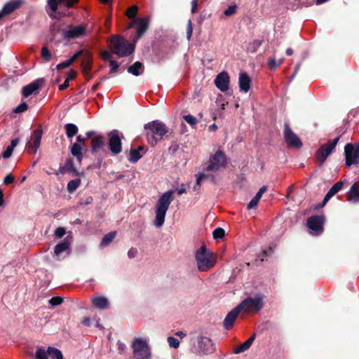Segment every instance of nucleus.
Returning a JSON list of instances; mask_svg holds the SVG:
<instances>
[{
    "instance_id": "nucleus-1",
    "label": "nucleus",
    "mask_w": 359,
    "mask_h": 359,
    "mask_svg": "<svg viewBox=\"0 0 359 359\" xmlns=\"http://www.w3.org/2000/svg\"><path fill=\"white\" fill-rule=\"evenodd\" d=\"M144 129L147 142L151 147L156 146L168 133V128L166 125L158 120L144 124Z\"/></svg>"
},
{
    "instance_id": "nucleus-2",
    "label": "nucleus",
    "mask_w": 359,
    "mask_h": 359,
    "mask_svg": "<svg viewBox=\"0 0 359 359\" xmlns=\"http://www.w3.org/2000/svg\"><path fill=\"white\" fill-rule=\"evenodd\" d=\"M135 44L128 42L121 35L114 34L109 39V48L112 53L119 57H126L134 53Z\"/></svg>"
},
{
    "instance_id": "nucleus-3",
    "label": "nucleus",
    "mask_w": 359,
    "mask_h": 359,
    "mask_svg": "<svg viewBox=\"0 0 359 359\" xmlns=\"http://www.w3.org/2000/svg\"><path fill=\"white\" fill-rule=\"evenodd\" d=\"M197 268L200 271H207L217 262V255L208 250L205 245L197 250L195 255Z\"/></svg>"
},
{
    "instance_id": "nucleus-4",
    "label": "nucleus",
    "mask_w": 359,
    "mask_h": 359,
    "mask_svg": "<svg viewBox=\"0 0 359 359\" xmlns=\"http://www.w3.org/2000/svg\"><path fill=\"white\" fill-rule=\"evenodd\" d=\"M174 194L172 190L165 192L160 196L156 207V218L154 224L157 227L161 226L164 222L166 212L172 201V196Z\"/></svg>"
},
{
    "instance_id": "nucleus-5",
    "label": "nucleus",
    "mask_w": 359,
    "mask_h": 359,
    "mask_svg": "<svg viewBox=\"0 0 359 359\" xmlns=\"http://www.w3.org/2000/svg\"><path fill=\"white\" fill-rule=\"evenodd\" d=\"M341 135H339L332 140H329L327 143L322 144L314 154V161L319 168H321L326 161L327 157L334 151V149L340 140Z\"/></svg>"
},
{
    "instance_id": "nucleus-6",
    "label": "nucleus",
    "mask_w": 359,
    "mask_h": 359,
    "mask_svg": "<svg viewBox=\"0 0 359 359\" xmlns=\"http://www.w3.org/2000/svg\"><path fill=\"white\" fill-rule=\"evenodd\" d=\"M192 349L194 353L205 355L212 353L215 348L210 338L199 334L196 338V343Z\"/></svg>"
},
{
    "instance_id": "nucleus-7",
    "label": "nucleus",
    "mask_w": 359,
    "mask_h": 359,
    "mask_svg": "<svg viewBox=\"0 0 359 359\" xmlns=\"http://www.w3.org/2000/svg\"><path fill=\"white\" fill-rule=\"evenodd\" d=\"M134 359H151V351L147 341L141 338H135L132 343Z\"/></svg>"
},
{
    "instance_id": "nucleus-8",
    "label": "nucleus",
    "mask_w": 359,
    "mask_h": 359,
    "mask_svg": "<svg viewBox=\"0 0 359 359\" xmlns=\"http://www.w3.org/2000/svg\"><path fill=\"white\" fill-rule=\"evenodd\" d=\"M226 164L227 158L224 152L222 150H217L210 157L205 170L216 172L221 168H226Z\"/></svg>"
},
{
    "instance_id": "nucleus-9",
    "label": "nucleus",
    "mask_w": 359,
    "mask_h": 359,
    "mask_svg": "<svg viewBox=\"0 0 359 359\" xmlns=\"http://www.w3.org/2000/svg\"><path fill=\"white\" fill-rule=\"evenodd\" d=\"M344 156L346 167L359 165V142L346 144L344 147Z\"/></svg>"
},
{
    "instance_id": "nucleus-10",
    "label": "nucleus",
    "mask_w": 359,
    "mask_h": 359,
    "mask_svg": "<svg viewBox=\"0 0 359 359\" xmlns=\"http://www.w3.org/2000/svg\"><path fill=\"white\" fill-rule=\"evenodd\" d=\"M136 25L137 34L133 39V42L136 43L137 41L145 34L149 29V19L147 18H137L133 20L127 27V29H131Z\"/></svg>"
},
{
    "instance_id": "nucleus-11",
    "label": "nucleus",
    "mask_w": 359,
    "mask_h": 359,
    "mask_svg": "<svg viewBox=\"0 0 359 359\" xmlns=\"http://www.w3.org/2000/svg\"><path fill=\"white\" fill-rule=\"evenodd\" d=\"M283 137L290 148L300 149L303 144L299 137L292 130L287 122H285Z\"/></svg>"
},
{
    "instance_id": "nucleus-12",
    "label": "nucleus",
    "mask_w": 359,
    "mask_h": 359,
    "mask_svg": "<svg viewBox=\"0 0 359 359\" xmlns=\"http://www.w3.org/2000/svg\"><path fill=\"white\" fill-rule=\"evenodd\" d=\"M109 138V149L114 155L119 154L122 151V142L120 132L118 130H113L107 134Z\"/></svg>"
},
{
    "instance_id": "nucleus-13",
    "label": "nucleus",
    "mask_w": 359,
    "mask_h": 359,
    "mask_svg": "<svg viewBox=\"0 0 359 359\" xmlns=\"http://www.w3.org/2000/svg\"><path fill=\"white\" fill-rule=\"evenodd\" d=\"M263 304V297L257 296L255 298H247L238 305L241 310H244L245 311H250L253 310L257 312L262 309Z\"/></svg>"
},
{
    "instance_id": "nucleus-14",
    "label": "nucleus",
    "mask_w": 359,
    "mask_h": 359,
    "mask_svg": "<svg viewBox=\"0 0 359 359\" xmlns=\"http://www.w3.org/2000/svg\"><path fill=\"white\" fill-rule=\"evenodd\" d=\"M42 134L43 130L41 127L33 131L31 135V141L27 144V149L29 154H36L41 144Z\"/></svg>"
},
{
    "instance_id": "nucleus-15",
    "label": "nucleus",
    "mask_w": 359,
    "mask_h": 359,
    "mask_svg": "<svg viewBox=\"0 0 359 359\" xmlns=\"http://www.w3.org/2000/svg\"><path fill=\"white\" fill-rule=\"evenodd\" d=\"M325 217L323 215H314L308 218L307 226L314 231L315 234L319 235L323 231Z\"/></svg>"
},
{
    "instance_id": "nucleus-16",
    "label": "nucleus",
    "mask_w": 359,
    "mask_h": 359,
    "mask_svg": "<svg viewBox=\"0 0 359 359\" xmlns=\"http://www.w3.org/2000/svg\"><path fill=\"white\" fill-rule=\"evenodd\" d=\"M24 4V0H11L4 4L3 8L0 11V20L4 16L8 15Z\"/></svg>"
},
{
    "instance_id": "nucleus-17",
    "label": "nucleus",
    "mask_w": 359,
    "mask_h": 359,
    "mask_svg": "<svg viewBox=\"0 0 359 359\" xmlns=\"http://www.w3.org/2000/svg\"><path fill=\"white\" fill-rule=\"evenodd\" d=\"M45 81L43 79H38L34 80L29 84L24 86L22 90V94L24 97H27L33 93H36L43 86Z\"/></svg>"
},
{
    "instance_id": "nucleus-18",
    "label": "nucleus",
    "mask_w": 359,
    "mask_h": 359,
    "mask_svg": "<svg viewBox=\"0 0 359 359\" xmlns=\"http://www.w3.org/2000/svg\"><path fill=\"white\" fill-rule=\"evenodd\" d=\"M216 87L222 92H225L229 89L230 77L226 72L219 73L215 79Z\"/></svg>"
},
{
    "instance_id": "nucleus-19",
    "label": "nucleus",
    "mask_w": 359,
    "mask_h": 359,
    "mask_svg": "<svg viewBox=\"0 0 359 359\" xmlns=\"http://www.w3.org/2000/svg\"><path fill=\"white\" fill-rule=\"evenodd\" d=\"M241 311L239 305H238L227 313L223 321L224 329L229 330L233 325L236 319Z\"/></svg>"
},
{
    "instance_id": "nucleus-20",
    "label": "nucleus",
    "mask_w": 359,
    "mask_h": 359,
    "mask_svg": "<svg viewBox=\"0 0 359 359\" xmlns=\"http://www.w3.org/2000/svg\"><path fill=\"white\" fill-rule=\"evenodd\" d=\"M86 27L83 25L76 27H70L69 30L63 31V37L65 39H76L84 35Z\"/></svg>"
},
{
    "instance_id": "nucleus-21",
    "label": "nucleus",
    "mask_w": 359,
    "mask_h": 359,
    "mask_svg": "<svg viewBox=\"0 0 359 359\" xmlns=\"http://www.w3.org/2000/svg\"><path fill=\"white\" fill-rule=\"evenodd\" d=\"M93 65V56L92 54L86 50L82 56L81 60V68L83 74H87L90 72Z\"/></svg>"
},
{
    "instance_id": "nucleus-22",
    "label": "nucleus",
    "mask_w": 359,
    "mask_h": 359,
    "mask_svg": "<svg viewBox=\"0 0 359 359\" xmlns=\"http://www.w3.org/2000/svg\"><path fill=\"white\" fill-rule=\"evenodd\" d=\"M251 79L246 72H241L239 74L238 84L240 90L247 93L250 88Z\"/></svg>"
},
{
    "instance_id": "nucleus-23",
    "label": "nucleus",
    "mask_w": 359,
    "mask_h": 359,
    "mask_svg": "<svg viewBox=\"0 0 359 359\" xmlns=\"http://www.w3.org/2000/svg\"><path fill=\"white\" fill-rule=\"evenodd\" d=\"M54 252L58 257H60L63 252H66L67 255H69L70 243L67 238L55 245Z\"/></svg>"
},
{
    "instance_id": "nucleus-24",
    "label": "nucleus",
    "mask_w": 359,
    "mask_h": 359,
    "mask_svg": "<svg viewBox=\"0 0 359 359\" xmlns=\"http://www.w3.org/2000/svg\"><path fill=\"white\" fill-rule=\"evenodd\" d=\"M91 302L95 308L100 310L107 309L109 305L107 298L102 296H93Z\"/></svg>"
},
{
    "instance_id": "nucleus-25",
    "label": "nucleus",
    "mask_w": 359,
    "mask_h": 359,
    "mask_svg": "<svg viewBox=\"0 0 359 359\" xmlns=\"http://www.w3.org/2000/svg\"><path fill=\"white\" fill-rule=\"evenodd\" d=\"M60 170L62 174L65 172H72L75 176L80 175V172L74 167L73 160L71 158L66 160L64 166L61 167Z\"/></svg>"
},
{
    "instance_id": "nucleus-26",
    "label": "nucleus",
    "mask_w": 359,
    "mask_h": 359,
    "mask_svg": "<svg viewBox=\"0 0 359 359\" xmlns=\"http://www.w3.org/2000/svg\"><path fill=\"white\" fill-rule=\"evenodd\" d=\"M105 138L102 135L97 136L91 140V152H98L104 145Z\"/></svg>"
},
{
    "instance_id": "nucleus-27",
    "label": "nucleus",
    "mask_w": 359,
    "mask_h": 359,
    "mask_svg": "<svg viewBox=\"0 0 359 359\" xmlns=\"http://www.w3.org/2000/svg\"><path fill=\"white\" fill-rule=\"evenodd\" d=\"M255 338L256 334L253 333L248 339H247L245 342L240 344L234 349L233 353L239 354L249 349L250 347L252 346L253 341H255Z\"/></svg>"
},
{
    "instance_id": "nucleus-28",
    "label": "nucleus",
    "mask_w": 359,
    "mask_h": 359,
    "mask_svg": "<svg viewBox=\"0 0 359 359\" xmlns=\"http://www.w3.org/2000/svg\"><path fill=\"white\" fill-rule=\"evenodd\" d=\"M359 185L354 183L347 194V200L349 201H359Z\"/></svg>"
},
{
    "instance_id": "nucleus-29",
    "label": "nucleus",
    "mask_w": 359,
    "mask_h": 359,
    "mask_svg": "<svg viewBox=\"0 0 359 359\" xmlns=\"http://www.w3.org/2000/svg\"><path fill=\"white\" fill-rule=\"evenodd\" d=\"M144 71V65L142 62L137 61L128 68V72L133 75L140 76Z\"/></svg>"
},
{
    "instance_id": "nucleus-30",
    "label": "nucleus",
    "mask_w": 359,
    "mask_h": 359,
    "mask_svg": "<svg viewBox=\"0 0 359 359\" xmlns=\"http://www.w3.org/2000/svg\"><path fill=\"white\" fill-rule=\"evenodd\" d=\"M71 154L76 157L79 163H81L83 159L82 146L79 143H74L71 147Z\"/></svg>"
},
{
    "instance_id": "nucleus-31",
    "label": "nucleus",
    "mask_w": 359,
    "mask_h": 359,
    "mask_svg": "<svg viewBox=\"0 0 359 359\" xmlns=\"http://www.w3.org/2000/svg\"><path fill=\"white\" fill-rule=\"evenodd\" d=\"M205 177H210L211 178V182L213 183V184H216V177H215V176L214 175H212V174L201 173V174L197 175L196 184L194 186V189L195 191L199 189V188L201 187V184L202 181L204 180Z\"/></svg>"
},
{
    "instance_id": "nucleus-32",
    "label": "nucleus",
    "mask_w": 359,
    "mask_h": 359,
    "mask_svg": "<svg viewBox=\"0 0 359 359\" xmlns=\"http://www.w3.org/2000/svg\"><path fill=\"white\" fill-rule=\"evenodd\" d=\"M344 183L342 181L337 182L329 189L325 196L330 199L342 189Z\"/></svg>"
},
{
    "instance_id": "nucleus-33",
    "label": "nucleus",
    "mask_w": 359,
    "mask_h": 359,
    "mask_svg": "<svg viewBox=\"0 0 359 359\" xmlns=\"http://www.w3.org/2000/svg\"><path fill=\"white\" fill-rule=\"evenodd\" d=\"M48 357H50V359H63V355L62 351L57 348L48 346Z\"/></svg>"
},
{
    "instance_id": "nucleus-34",
    "label": "nucleus",
    "mask_w": 359,
    "mask_h": 359,
    "mask_svg": "<svg viewBox=\"0 0 359 359\" xmlns=\"http://www.w3.org/2000/svg\"><path fill=\"white\" fill-rule=\"evenodd\" d=\"M65 129L68 138L73 137L79 131L78 127L74 123L65 124Z\"/></svg>"
},
{
    "instance_id": "nucleus-35",
    "label": "nucleus",
    "mask_w": 359,
    "mask_h": 359,
    "mask_svg": "<svg viewBox=\"0 0 359 359\" xmlns=\"http://www.w3.org/2000/svg\"><path fill=\"white\" fill-rule=\"evenodd\" d=\"M263 43L262 39H255L253 41L250 42L247 47V50L249 53H254L257 49L262 46Z\"/></svg>"
},
{
    "instance_id": "nucleus-36",
    "label": "nucleus",
    "mask_w": 359,
    "mask_h": 359,
    "mask_svg": "<svg viewBox=\"0 0 359 359\" xmlns=\"http://www.w3.org/2000/svg\"><path fill=\"white\" fill-rule=\"evenodd\" d=\"M116 235V231H111V232L107 233L106 235H104V237L102 238L101 243H100L101 246L102 247L107 246L114 239Z\"/></svg>"
},
{
    "instance_id": "nucleus-37",
    "label": "nucleus",
    "mask_w": 359,
    "mask_h": 359,
    "mask_svg": "<svg viewBox=\"0 0 359 359\" xmlns=\"http://www.w3.org/2000/svg\"><path fill=\"white\" fill-rule=\"evenodd\" d=\"M35 359H48V348L38 347L35 353Z\"/></svg>"
},
{
    "instance_id": "nucleus-38",
    "label": "nucleus",
    "mask_w": 359,
    "mask_h": 359,
    "mask_svg": "<svg viewBox=\"0 0 359 359\" xmlns=\"http://www.w3.org/2000/svg\"><path fill=\"white\" fill-rule=\"evenodd\" d=\"M81 184V180L79 178L70 180L67 186V191L69 193L74 192Z\"/></svg>"
},
{
    "instance_id": "nucleus-39",
    "label": "nucleus",
    "mask_w": 359,
    "mask_h": 359,
    "mask_svg": "<svg viewBox=\"0 0 359 359\" xmlns=\"http://www.w3.org/2000/svg\"><path fill=\"white\" fill-rule=\"evenodd\" d=\"M142 155L139 153L138 151L131 149L130 151V156L128 159L131 163H136L142 158Z\"/></svg>"
},
{
    "instance_id": "nucleus-40",
    "label": "nucleus",
    "mask_w": 359,
    "mask_h": 359,
    "mask_svg": "<svg viewBox=\"0 0 359 359\" xmlns=\"http://www.w3.org/2000/svg\"><path fill=\"white\" fill-rule=\"evenodd\" d=\"M137 12L138 7L135 5H133L127 9L126 15L128 18L134 20L135 18H136L135 16L137 15Z\"/></svg>"
},
{
    "instance_id": "nucleus-41",
    "label": "nucleus",
    "mask_w": 359,
    "mask_h": 359,
    "mask_svg": "<svg viewBox=\"0 0 359 359\" xmlns=\"http://www.w3.org/2000/svg\"><path fill=\"white\" fill-rule=\"evenodd\" d=\"M41 57L46 61L49 62L52 58V54L50 52L47 46H43L41 52Z\"/></svg>"
},
{
    "instance_id": "nucleus-42",
    "label": "nucleus",
    "mask_w": 359,
    "mask_h": 359,
    "mask_svg": "<svg viewBox=\"0 0 359 359\" xmlns=\"http://www.w3.org/2000/svg\"><path fill=\"white\" fill-rule=\"evenodd\" d=\"M273 252V248L271 247H269L267 249L262 250V252L259 255V258L262 262L266 260V258L272 255Z\"/></svg>"
},
{
    "instance_id": "nucleus-43",
    "label": "nucleus",
    "mask_w": 359,
    "mask_h": 359,
    "mask_svg": "<svg viewBox=\"0 0 359 359\" xmlns=\"http://www.w3.org/2000/svg\"><path fill=\"white\" fill-rule=\"evenodd\" d=\"M212 236L215 239H221L224 237L225 231L222 228L217 227L213 231Z\"/></svg>"
},
{
    "instance_id": "nucleus-44",
    "label": "nucleus",
    "mask_w": 359,
    "mask_h": 359,
    "mask_svg": "<svg viewBox=\"0 0 359 359\" xmlns=\"http://www.w3.org/2000/svg\"><path fill=\"white\" fill-rule=\"evenodd\" d=\"M168 343L171 348H177L180 346V341L174 337L167 338Z\"/></svg>"
},
{
    "instance_id": "nucleus-45",
    "label": "nucleus",
    "mask_w": 359,
    "mask_h": 359,
    "mask_svg": "<svg viewBox=\"0 0 359 359\" xmlns=\"http://www.w3.org/2000/svg\"><path fill=\"white\" fill-rule=\"evenodd\" d=\"M63 298L59 296L53 297L49 300V304L53 306H58L63 302Z\"/></svg>"
},
{
    "instance_id": "nucleus-46",
    "label": "nucleus",
    "mask_w": 359,
    "mask_h": 359,
    "mask_svg": "<svg viewBox=\"0 0 359 359\" xmlns=\"http://www.w3.org/2000/svg\"><path fill=\"white\" fill-rule=\"evenodd\" d=\"M48 5L52 11L55 12L58 8V4L61 3L59 2V0H47Z\"/></svg>"
},
{
    "instance_id": "nucleus-47",
    "label": "nucleus",
    "mask_w": 359,
    "mask_h": 359,
    "mask_svg": "<svg viewBox=\"0 0 359 359\" xmlns=\"http://www.w3.org/2000/svg\"><path fill=\"white\" fill-rule=\"evenodd\" d=\"M237 6L236 4L229 6L224 11L226 16H231L236 12Z\"/></svg>"
},
{
    "instance_id": "nucleus-48",
    "label": "nucleus",
    "mask_w": 359,
    "mask_h": 359,
    "mask_svg": "<svg viewBox=\"0 0 359 359\" xmlns=\"http://www.w3.org/2000/svg\"><path fill=\"white\" fill-rule=\"evenodd\" d=\"M28 108V105L26 102H22L16 108L13 109V111L16 114L22 113L25 111Z\"/></svg>"
},
{
    "instance_id": "nucleus-49",
    "label": "nucleus",
    "mask_w": 359,
    "mask_h": 359,
    "mask_svg": "<svg viewBox=\"0 0 359 359\" xmlns=\"http://www.w3.org/2000/svg\"><path fill=\"white\" fill-rule=\"evenodd\" d=\"M183 118L186 121L187 123H188L191 126H194L197 123L196 118L191 114L184 116Z\"/></svg>"
},
{
    "instance_id": "nucleus-50",
    "label": "nucleus",
    "mask_w": 359,
    "mask_h": 359,
    "mask_svg": "<svg viewBox=\"0 0 359 359\" xmlns=\"http://www.w3.org/2000/svg\"><path fill=\"white\" fill-rule=\"evenodd\" d=\"M192 33H193V27H192L191 20H189L187 25V39L188 41H189L191 39Z\"/></svg>"
},
{
    "instance_id": "nucleus-51",
    "label": "nucleus",
    "mask_w": 359,
    "mask_h": 359,
    "mask_svg": "<svg viewBox=\"0 0 359 359\" xmlns=\"http://www.w3.org/2000/svg\"><path fill=\"white\" fill-rule=\"evenodd\" d=\"M72 65V64L70 62V60H67L66 61L62 62L59 63L58 65H57L56 69L61 70L63 69H66V68H68L69 67H70Z\"/></svg>"
},
{
    "instance_id": "nucleus-52",
    "label": "nucleus",
    "mask_w": 359,
    "mask_h": 359,
    "mask_svg": "<svg viewBox=\"0 0 359 359\" xmlns=\"http://www.w3.org/2000/svg\"><path fill=\"white\" fill-rule=\"evenodd\" d=\"M116 346H117V350L118 351V353L123 354L125 353L127 347H126V345L123 342H122L120 340H118L116 342Z\"/></svg>"
},
{
    "instance_id": "nucleus-53",
    "label": "nucleus",
    "mask_w": 359,
    "mask_h": 359,
    "mask_svg": "<svg viewBox=\"0 0 359 359\" xmlns=\"http://www.w3.org/2000/svg\"><path fill=\"white\" fill-rule=\"evenodd\" d=\"M93 197L90 196H88L86 198H81L79 204L80 205H87L91 204L93 203Z\"/></svg>"
},
{
    "instance_id": "nucleus-54",
    "label": "nucleus",
    "mask_w": 359,
    "mask_h": 359,
    "mask_svg": "<svg viewBox=\"0 0 359 359\" xmlns=\"http://www.w3.org/2000/svg\"><path fill=\"white\" fill-rule=\"evenodd\" d=\"M13 148L11 147L10 145L8 146L6 149V150L1 154V156L4 158H8L11 156L12 154H13Z\"/></svg>"
},
{
    "instance_id": "nucleus-55",
    "label": "nucleus",
    "mask_w": 359,
    "mask_h": 359,
    "mask_svg": "<svg viewBox=\"0 0 359 359\" xmlns=\"http://www.w3.org/2000/svg\"><path fill=\"white\" fill-rule=\"evenodd\" d=\"M109 65L111 67L110 73L113 74L118 71L119 64L116 60H109Z\"/></svg>"
},
{
    "instance_id": "nucleus-56",
    "label": "nucleus",
    "mask_w": 359,
    "mask_h": 359,
    "mask_svg": "<svg viewBox=\"0 0 359 359\" xmlns=\"http://www.w3.org/2000/svg\"><path fill=\"white\" fill-rule=\"evenodd\" d=\"M79 0H59L60 3H65V6L67 8H71L74 4H77Z\"/></svg>"
},
{
    "instance_id": "nucleus-57",
    "label": "nucleus",
    "mask_w": 359,
    "mask_h": 359,
    "mask_svg": "<svg viewBox=\"0 0 359 359\" xmlns=\"http://www.w3.org/2000/svg\"><path fill=\"white\" fill-rule=\"evenodd\" d=\"M85 51H86L85 50L82 49V50L76 52L72 57H71L69 60H70L72 64H73L75 60H76L79 57H80L81 56H83Z\"/></svg>"
},
{
    "instance_id": "nucleus-58",
    "label": "nucleus",
    "mask_w": 359,
    "mask_h": 359,
    "mask_svg": "<svg viewBox=\"0 0 359 359\" xmlns=\"http://www.w3.org/2000/svg\"><path fill=\"white\" fill-rule=\"evenodd\" d=\"M66 233L64 227H57L55 231V236L57 238H62Z\"/></svg>"
},
{
    "instance_id": "nucleus-59",
    "label": "nucleus",
    "mask_w": 359,
    "mask_h": 359,
    "mask_svg": "<svg viewBox=\"0 0 359 359\" xmlns=\"http://www.w3.org/2000/svg\"><path fill=\"white\" fill-rule=\"evenodd\" d=\"M280 65V62H277L275 58H271L269 60L268 66L270 69H273L276 67H278Z\"/></svg>"
},
{
    "instance_id": "nucleus-60",
    "label": "nucleus",
    "mask_w": 359,
    "mask_h": 359,
    "mask_svg": "<svg viewBox=\"0 0 359 359\" xmlns=\"http://www.w3.org/2000/svg\"><path fill=\"white\" fill-rule=\"evenodd\" d=\"M14 180V177L11 174H8L4 179V183L7 185L13 183Z\"/></svg>"
},
{
    "instance_id": "nucleus-61",
    "label": "nucleus",
    "mask_w": 359,
    "mask_h": 359,
    "mask_svg": "<svg viewBox=\"0 0 359 359\" xmlns=\"http://www.w3.org/2000/svg\"><path fill=\"white\" fill-rule=\"evenodd\" d=\"M101 57L104 60H111V54L108 50H104L101 53Z\"/></svg>"
},
{
    "instance_id": "nucleus-62",
    "label": "nucleus",
    "mask_w": 359,
    "mask_h": 359,
    "mask_svg": "<svg viewBox=\"0 0 359 359\" xmlns=\"http://www.w3.org/2000/svg\"><path fill=\"white\" fill-rule=\"evenodd\" d=\"M258 203L259 201L254 197L248 204L247 208L248 210L252 209L257 206Z\"/></svg>"
},
{
    "instance_id": "nucleus-63",
    "label": "nucleus",
    "mask_w": 359,
    "mask_h": 359,
    "mask_svg": "<svg viewBox=\"0 0 359 359\" xmlns=\"http://www.w3.org/2000/svg\"><path fill=\"white\" fill-rule=\"evenodd\" d=\"M137 250L135 248H131L128 251V256L129 258L132 259V258H134L137 256Z\"/></svg>"
},
{
    "instance_id": "nucleus-64",
    "label": "nucleus",
    "mask_w": 359,
    "mask_h": 359,
    "mask_svg": "<svg viewBox=\"0 0 359 359\" xmlns=\"http://www.w3.org/2000/svg\"><path fill=\"white\" fill-rule=\"evenodd\" d=\"M76 74H77V73L74 69H70L67 72V77L66 78V79H69V81L70 80L75 79L76 76Z\"/></svg>"
}]
</instances>
